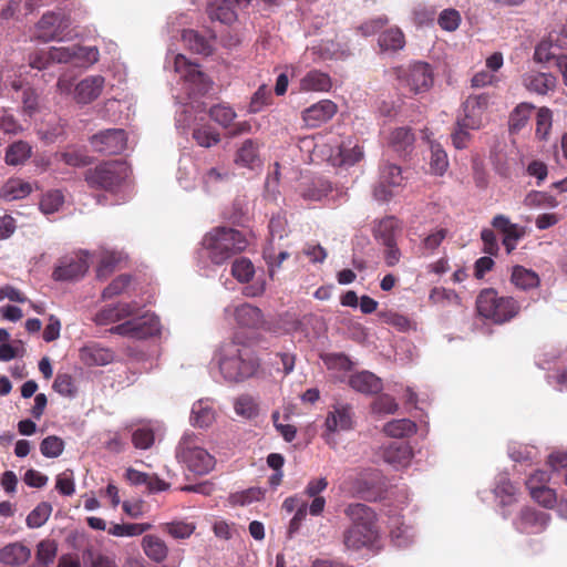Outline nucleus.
<instances>
[{"label": "nucleus", "instance_id": "1", "mask_svg": "<svg viewBox=\"0 0 567 567\" xmlns=\"http://www.w3.org/2000/svg\"><path fill=\"white\" fill-rule=\"evenodd\" d=\"M344 514L351 520L342 534L346 550L372 549L380 539L375 512L365 504L355 503L346 507Z\"/></svg>", "mask_w": 567, "mask_h": 567}, {"label": "nucleus", "instance_id": "2", "mask_svg": "<svg viewBox=\"0 0 567 567\" xmlns=\"http://www.w3.org/2000/svg\"><path fill=\"white\" fill-rule=\"evenodd\" d=\"M218 364L224 378L230 382L252 377L259 367L254 350L236 340L221 346Z\"/></svg>", "mask_w": 567, "mask_h": 567}, {"label": "nucleus", "instance_id": "3", "mask_svg": "<svg viewBox=\"0 0 567 567\" xmlns=\"http://www.w3.org/2000/svg\"><path fill=\"white\" fill-rule=\"evenodd\" d=\"M203 246L208 250L210 260L221 265L231 256L244 251L248 239L235 228L217 227L204 237Z\"/></svg>", "mask_w": 567, "mask_h": 567}, {"label": "nucleus", "instance_id": "4", "mask_svg": "<svg viewBox=\"0 0 567 567\" xmlns=\"http://www.w3.org/2000/svg\"><path fill=\"white\" fill-rule=\"evenodd\" d=\"M476 310L485 319L503 324L518 316L520 305L514 297L498 296L494 288H485L476 298Z\"/></svg>", "mask_w": 567, "mask_h": 567}, {"label": "nucleus", "instance_id": "5", "mask_svg": "<svg viewBox=\"0 0 567 567\" xmlns=\"http://www.w3.org/2000/svg\"><path fill=\"white\" fill-rule=\"evenodd\" d=\"M130 175V167L123 161H105L84 172L87 186L96 190L116 193Z\"/></svg>", "mask_w": 567, "mask_h": 567}, {"label": "nucleus", "instance_id": "6", "mask_svg": "<svg viewBox=\"0 0 567 567\" xmlns=\"http://www.w3.org/2000/svg\"><path fill=\"white\" fill-rule=\"evenodd\" d=\"M399 87L406 90L412 95L427 92L434 82L432 66L426 62H413L409 65L395 66L391 70Z\"/></svg>", "mask_w": 567, "mask_h": 567}, {"label": "nucleus", "instance_id": "7", "mask_svg": "<svg viewBox=\"0 0 567 567\" xmlns=\"http://www.w3.org/2000/svg\"><path fill=\"white\" fill-rule=\"evenodd\" d=\"M176 457L198 475L207 474L215 466V457L198 446L192 435L183 436L176 449Z\"/></svg>", "mask_w": 567, "mask_h": 567}, {"label": "nucleus", "instance_id": "8", "mask_svg": "<svg viewBox=\"0 0 567 567\" xmlns=\"http://www.w3.org/2000/svg\"><path fill=\"white\" fill-rule=\"evenodd\" d=\"M161 331L159 319L154 313L132 318L110 329L113 334L132 339L144 340L156 336Z\"/></svg>", "mask_w": 567, "mask_h": 567}, {"label": "nucleus", "instance_id": "9", "mask_svg": "<svg viewBox=\"0 0 567 567\" xmlns=\"http://www.w3.org/2000/svg\"><path fill=\"white\" fill-rule=\"evenodd\" d=\"M89 269L86 255H66L58 260L52 278L55 281H71L82 278Z\"/></svg>", "mask_w": 567, "mask_h": 567}, {"label": "nucleus", "instance_id": "10", "mask_svg": "<svg viewBox=\"0 0 567 567\" xmlns=\"http://www.w3.org/2000/svg\"><path fill=\"white\" fill-rule=\"evenodd\" d=\"M489 95L481 93L470 95L462 104L463 115L458 116L460 124L472 130H480L483 125V115L487 110Z\"/></svg>", "mask_w": 567, "mask_h": 567}, {"label": "nucleus", "instance_id": "11", "mask_svg": "<svg viewBox=\"0 0 567 567\" xmlns=\"http://www.w3.org/2000/svg\"><path fill=\"white\" fill-rule=\"evenodd\" d=\"M70 27V19L54 12H47L37 23V38L43 42L61 41L64 30Z\"/></svg>", "mask_w": 567, "mask_h": 567}, {"label": "nucleus", "instance_id": "12", "mask_svg": "<svg viewBox=\"0 0 567 567\" xmlns=\"http://www.w3.org/2000/svg\"><path fill=\"white\" fill-rule=\"evenodd\" d=\"M126 133L122 128H110L95 134L91 138L93 148L105 155H115L126 147Z\"/></svg>", "mask_w": 567, "mask_h": 567}, {"label": "nucleus", "instance_id": "13", "mask_svg": "<svg viewBox=\"0 0 567 567\" xmlns=\"http://www.w3.org/2000/svg\"><path fill=\"white\" fill-rule=\"evenodd\" d=\"M354 425L353 409L348 403H336L328 412L324 427L328 433L349 431Z\"/></svg>", "mask_w": 567, "mask_h": 567}, {"label": "nucleus", "instance_id": "14", "mask_svg": "<svg viewBox=\"0 0 567 567\" xmlns=\"http://www.w3.org/2000/svg\"><path fill=\"white\" fill-rule=\"evenodd\" d=\"M48 59L58 63H68L73 59L85 58L91 63L99 60V50L96 48H85L80 45L72 47H52L48 51Z\"/></svg>", "mask_w": 567, "mask_h": 567}, {"label": "nucleus", "instance_id": "15", "mask_svg": "<svg viewBox=\"0 0 567 567\" xmlns=\"http://www.w3.org/2000/svg\"><path fill=\"white\" fill-rule=\"evenodd\" d=\"M174 66L176 72L182 73L186 82L195 85L197 93L204 94L209 90L210 83L207 76L198 69V65L188 62L184 55H176Z\"/></svg>", "mask_w": 567, "mask_h": 567}, {"label": "nucleus", "instance_id": "16", "mask_svg": "<svg viewBox=\"0 0 567 567\" xmlns=\"http://www.w3.org/2000/svg\"><path fill=\"white\" fill-rule=\"evenodd\" d=\"M550 520L548 513L526 507L520 511L516 527L520 533L537 534L546 529Z\"/></svg>", "mask_w": 567, "mask_h": 567}, {"label": "nucleus", "instance_id": "17", "mask_svg": "<svg viewBox=\"0 0 567 567\" xmlns=\"http://www.w3.org/2000/svg\"><path fill=\"white\" fill-rule=\"evenodd\" d=\"M403 176L400 166L394 164H384L381 168L380 184L375 187L374 195L380 200H388L392 195L391 189L385 187H398L402 184Z\"/></svg>", "mask_w": 567, "mask_h": 567}, {"label": "nucleus", "instance_id": "18", "mask_svg": "<svg viewBox=\"0 0 567 567\" xmlns=\"http://www.w3.org/2000/svg\"><path fill=\"white\" fill-rule=\"evenodd\" d=\"M336 113L337 105L332 101L321 100L302 112V120L307 126L318 127L332 118Z\"/></svg>", "mask_w": 567, "mask_h": 567}, {"label": "nucleus", "instance_id": "19", "mask_svg": "<svg viewBox=\"0 0 567 567\" xmlns=\"http://www.w3.org/2000/svg\"><path fill=\"white\" fill-rule=\"evenodd\" d=\"M102 75H90L79 82L74 90V99L80 104H89L96 100L104 87Z\"/></svg>", "mask_w": 567, "mask_h": 567}, {"label": "nucleus", "instance_id": "20", "mask_svg": "<svg viewBox=\"0 0 567 567\" xmlns=\"http://www.w3.org/2000/svg\"><path fill=\"white\" fill-rule=\"evenodd\" d=\"M80 358L89 367L106 365L114 360V352L95 343L83 347Z\"/></svg>", "mask_w": 567, "mask_h": 567}, {"label": "nucleus", "instance_id": "21", "mask_svg": "<svg viewBox=\"0 0 567 567\" xmlns=\"http://www.w3.org/2000/svg\"><path fill=\"white\" fill-rule=\"evenodd\" d=\"M400 230L399 220L393 216H388L375 224L373 227V237L383 246L395 243Z\"/></svg>", "mask_w": 567, "mask_h": 567}, {"label": "nucleus", "instance_id": "22", "mask_svg": "<svg viewBox=\"0 0 567 567\" xmlns=\"http://www.w3.org/2000/svg\"><path fill=\"white\" fill-rule=\"evenodd\" d=\"M383 460L394 466H405L412 457V450L408 443L391 442L383 449Z\"/></svg>", "mask_w": 567, "mask_h": 567}, {"label": "nucleus", "instance_id": "23", "mask_svg": "<svg viewBox=\"0 0 567 567\" xmlns=\"http://www.w3.org/2000/svg\"><path fill=\"white\" fill-rule=\"evenodd\" d=\"M349 385L361 393L373 394L382 390V381L369 371H362L350 377Z\"/></svg>", "mask_w": 567, "mask_h": 567}, {"label": "nucleus", "instance_id": "24", "mask_svg": "<svg viewBox=\"0 0 567 567\" xmlns=\"http://www.w3.org/2000/svg\"><path fill=\"white\" fill-rule=\"evenodd\" d=\"M511 282L517 289L528 291L539 287L540 278L534 270L516 265L512 268Z\"/></svg>", "mask_w": 567, "mask_h": 567}, {"label": "nucleus", "instance_id": "25", "mask_svg": "<svg viewBox=\"0 0 567 567\" xmlns=\"http://www.w3.org/2000/svg\"><path fill=\"white\" fill-rule=\"evenodd\" d=\"M141 545L146 557L154 563H163L168 556V546L156 535H145Z\"/></svg>", "mask_w": 567, "mask_h": 567}, {"label": "nucleus", "instance_id": "26", "mask_svg": "<svg viewBox=\"0 0 567 567\" xmlns=\"http://www.w3.org/2000/svg\"><path fill=\"white\" fill-rule=\"evenodd\" d=\"M31 557V550L21 543H11L0 549V561L4 565L20 566Z\"/></svg>", "mask_w": 567, "mask_h": 567}, {"label": "nucleus", "instance_id": "27", "mask_svg": "<svg viewBox=\"0 0 567 567\" xmlns=\"http://www.w3.org/2000/svg\"><path fill=\"white\" fill-rule=\"evenodd\" d=\"M331 86L332 82L329 74L319 70L309 71L300 80V90L306 92H327Z\"/></svg>", "mask_w": 567, "mask_h": 567}, {"label": "nucleus", "instance_id": "28", "mask_svg": "<svg viewBox=\"0 0 567 567\" xmlns=\"http://www.w3.org/2000/svg\"><path fill=\"white\" fill-rule=\"evenodd\" d=\"M524 84L532 92L546 94L555 87L556 79L549 73H532L524 78Z\"/></svg>", "mask_w": 567, "mask_h": 567}, {"label": "nucleus", "instance_id": "29", "mask_svg": "<svg viewBox=\"0 0 567 567\" xmlns=\"http://www.w3.org/2000/svg\"><path fill=\"white\" fill-rule=\"evenodd\" d=\"M381 51L396 52L405 45V37L399 28H390L383 31L378 38Z\"/></svg>", "mask_w": 567, "mask_h": 567}, {"label": "nucleus", "instance_id": "30", "mask_svg": "<svg viewBox=\"0 0 567 567\" xmlns=\"http://www.w3.org/2000/svg\"><path fill=\"white\" fill-rule=\"evenodd\" d=\"M235 319L238 324L255 328L262 321L261 310L249 303H243L235 309Z\"/></svg>", "mask_w": 567, "mask_h": 567}, {"label": "nucleus", "instance_id": "31", "mask_svg": "<svg viewBox=\"0 0 567 567\" xmlns=\"http://www.w3.org/2000/svg\"><path fill=\"white\" fill-rule=\"evenodd\" d=\"M417 431V426L415 422L410 419H399L392 420L384 424L383 432L390 436L395 439L409 437L415 434Z\"/></svg>", "mask_w": 567, "mask_h": 567}, {"label": "nucleus", "instance_id": "32", "mask_svg": "<svg viewBox=\"0 0 567 567\" xmlns=\"http://www.w3.org/2000/svg\"><path fill=\"white\" fill-rule=\"evenodd\" d=\"M533 109L534 105L529 103H520L511 112L508 118L509 133L516 134L527 125Z\"/></svg>", "mask_w": 567, "mask_h": 567}, {"label": "nucleus", "instance_id": "33", "mask_svg": "<svg viewBox=\"0 0 567 567\" xmlns=\"http://www.w3.org/2000/svg\"><path fill=\"white\" fill-rule=\"evenodd\" d=\"M190 421L194 426L207 427L215 421V411L204 401H197L193 404Z\"/></svg>", "mask_w": 567, "mask_h": 567}, {"label": "nucleus", "instance_id": "34", "mask_svg": "<svg viewBox=\"0 0 567 567\" xmlns=\"http://www.w3.org/2000/svg\"><path fill=\"white\" fill-rule=\"evenodd\" d=\"M31 146L24 141H18L8 146L4 161L8 165L23 164L31 156Z\"/></svg>", "mask_w": 567, "mask_h": 567}, {"label": "nucleus", "instance_id": "35", "mask_svg": "<svg viewBox=\"0 0 567 567\" xmlns=\"http://www.w3.org/2000/svg\"><path fill=\"white\" fill-rule=\"evenodd\" d=\"M153 527L150 523H123L112 524L107 533L116 537H133L140 536Z\"/></svg>", "mask_w": 567, "mask_h": 567}, {"label": "nucleus", "instance_id": "36", "mask_svg": "<svg viewBox=\"0 0 567 567\" xmlns=\"http://www.w3.org/2000/svg\"><path fill=\"white\" fill-rule=\"evenodd\" d=\"M492 226L504 235L503 239H520L525 236L524 227L512 224L504 215H496L492 220Z\"/></svg>", "mask_w": 567, "mask_h": 567}, {"label": "nucleus", "instance_id": "37", "mask_svg": "<svg viewBox=\"0 0 567 567\" xmlns=\"http://www.w3.org/2000/svg\"><path fill=\"white\" fill-rule=\"evenodd\" d=\"M83 561L90 567H118L115 557L93 547L85 548L82 554Z\"/></svg>", "mask_w": 567, "mask_h": 567}, {"label": "nucleus", "instance_id": "38", "mask_svg": "<svg viewBox=\"0 0 567 567\" xmlns=\"http://www.w3.org/2000/svg\"><path fill=\"white\" fill-rule=\"evenodd\" d=\"M207 12L212 20H217L225 24L236 20V12L226 0H216L210 3Z\"/></svg>", "mask_w": 567, "mask_h": 567}, {"label": "nucleus", "instance_id": "39", "mask_svg": "<svg viewBox=\"0 0 567 567\" xmlns=\"http://www.w3.org/2000/svg\"><path fill=\"white\" fill-rule=\"evenodd\" d=\"M431 157L430 167L433 174L442 176L449 167L447 154L441 146V144L431 142L430 143Z\"/></svg>", "mask_w": 567, "mask_h": 567}, {"label": "nucleus", "instance_id": "40", "mask_svg": "<svg viewBox=\"0 0 567 567\" xmlns=\"http://www.w3.org/2000/svg\"><path fill=\"white\" fill-rule=\"evenodd\" d=\"M332 190L331 184L328 181L318 178L310 185L300 190V195L306 200L318 202L326 197Z\"/></svg>", "mask_w": 567, "mask_h": 567}, {"label": "nucleus", "instance_id": "41", "mask_svg": "<svg viewBox=\"0 0 567 567\" xmlns=\"http://www.w3.org/2000/svg\"><path fill=\"white\" fill-rule=\"evenodd\" d=\"M53 508L48 502L39 503L27 516L25 523L29 528L43 526L51 516Z\"/></svg>", "mask_w": 567, "mask_h": 567}, {"label": "nucleus", "instance_id": "42", "mask_svg": "<svg viewBox=\"0 0 567 567\" xmlns=\"http://www.w3.org/2000/svg\"><path fill=\"white\" fill-rule=\"evenodd\" d=\"M183 41L195 53L208 55L212 53L209 42L205 37L200 35L194 30H186L183 32Z\"/></svg>", "mask_w": 567, "mask_h": 567}, {"label": "nucleus", "instance_id": "43", "mask_svg": "<svg viewBox=\"0 0 567 567\" xmlns=\"http://www.w3.org/2000/svg\"><path fill=\"white\" fill-rule=\"evenodd\" d=\"M389 143L398 152L406 151L414 143V134L410 127H398L391 132Z\"/></svg>", "mask_w": 567, "mask_h": 567}, {"label": "nucleus", "instance_id": "44", "mask_svg": "<svg viewBox=\"0 0 567 567\" xmlns=\"http://www.w3.org/2000/svg\"><path fill=\"white\" fill-rule=\"evenodd\" d=\"M258 161V144L254 140H246L237 152L236 163L254 167Z\"/></svg>", "mask_w": 567, "mask_h": 567}, {"label": "nucleus", "instance_id": "45", "mask_svg": "<svg viewBox=\"0 0 567 567\" xmlns=\"http://www.w3.org/2000/svg\"><path fill=\"white\" fill-rule=\"evenodd\" d=\"M553 125V112L550 109L543 106L538 109L536 114L535 135L539 140H547Z\"/></svg>", "mask_w": 567, "mask_h": 567}, {"label": "nucleus", "instance_id": "46", "mask_svg": "<svg viewBox=\"0 0 567 567\" xmlns=\"http://www.w3.org/2000/svg\"><path fill=\"white\" fill-rule=\"evenodd\" d=\"M64 203L61 190L53 189L45 193L40 200V209L43 214L50 215L58 212Z\"/></svg>", "mask_w": 567, "mask_h": 567}, {"label": "nucleus", "instance_id": "47", "mask_svg": "<svg viewBox=\"0 0 567 567\" xmlns=\"http://www.w3.org/2000/svg\"><path fill=\"white\" fill-rule=\"evenodd\" d=\"M22 111L30 117L41 111L40 95L31 86H27L22 90Z\"/></svg>", "mask_w": 567, "mask_h": 567}, {"label": "nucleus", "instance_id": "48", "mask_svg": "<svg viewBox=\"0 0 567 567\" xmlns=\"http://www.w3.org/2000/svg\"><path fill=\"white\" fill-rule=\"evenodd\" d=\"M255 274V267L252 262L245 257H240L235 259V261L231 265V275L239 281V282H248L251 280Z\"/></svg>", "mask_w": 567, "mask_h": 567}, {"label": "nucleus", "instance_id": "49", "mask_svg": "<svg viewBox=\"0 0 567 567\" xmlns=\"http://www.w3.org/2000/svg\"><path fill=\"white\" fill-rule=\"evenodd\" d=\"M58 547L53 540H41L37 546L35 561L51 566L56 557Z\"/></svg>", "mask_w": 567, "mask_h": 567}, {"label": "nucleus", "instance_id": "50", "mask_svg": "<svg viewBox=\"0 0 567 567\" xmlns=\"http://www.w3.org/2000/svg\"><path fill=\"white\" fill-rule=\"evenodd\" d=\"M272 102V95L270 89L262 84L254 93L248 105L249 113H258L265 106L270 105Z\"/></svg>", "mask_w": 567, "mask_h": 567}, {"label": "nucleus", "instance_id": "51", "mask_svg": "<svg viewBox=\"0 0 567 567\" xmlns=\"http://www.w3.org/2000/svg\"><path fill=\"white\" fill-rule=\"evenodd\" d=\"M161 529L169 534L173 538H188L195 530V526L185 522H169L161 524Z\"/></svg>", "mask_w": 567, "mask_h": 567}, {"label": "nucleus", "instance_id": "52", "mask_svg": "<svg viewBox=\"0 0 567 567\" xmlns=\"http://www.w3.org/2000/svg\"><path fill=\"white\" fill-rule=\"evenodd\" d=\"M193 138L203 147H210L220 141V135L210 126H200L193 131Z\"/></svg>", "mask_w": 567, "mask_h": 567}, {"label": "nucleus", "instance_id": "53", "mask_svg": "<svg viewBox=\"0 0 567 567\" xmlns=\"http://www.w3.org/2000/svg\"><path fill=\"white\" fill-rule=\"evenodd\" d=\"M238 415L245 419H252L258 415V404L250 395H240L234 404Z\"/></svg>", "mask_w": 567, "mask_h": 567}, {"label": "nucleus", "instance_id": "54", "mask_svg": "<svg viewBox=\"0 0 567 567\" xmlns=\"http://www.w3.org/2000/svg\"><path fill=\"white\" fill-rule=\"evenodd\" d=\"M64 450V442L61 437L55 435L47 436L40 443V451L43 456L49 458L58 457Z\"/></svg>", "mask_w": 567, "mask_h": 567}, {"label": "nucleus", "instance_id": "55", "mask_svg": "<svg viewBox=\"0 0 567 567\" xmlns=\"http://www.w3.org/2000/svg\"><path fill=\"white\" fill-rule=\"evenodd\" d=\"M494 492L503 505H509L515 501L517 488L508 478L501 477Z\"/></svg>", "mask_w": 567, "mask_h": 567}, {"label": "nucleus", "instance_id": "56", "mask_svg": "<svg viewBox=\"0 0 567 567\" xmlns=\"http://www.w3.org/2000/svg\"><path fill=\"white\" fill-rule=\"evenodd\" d=\"M52 388L60 395L72 398L76 394V386L72 375L68 373H59L52 384Z\"/></svg>", "mask_w": 567, "mask_h": 567}, {"label": "nucleus", "instance_id": "57", "mask_svg": "<svg viewBox=\"0 0 567 567\" xmlns=\"http://www.w3.org/2000/svg\"><path fill=\"white\" fill-rule=\"evenodd\" d=\"M338 155L341 164L353 165L363 157V151L358 144L351 146V142L348 144L342 143L339 146Z\"/></svg>", "mask_w": 567, "mask_h": 567}, {"label": "nucleus", "instance_id": "58", "mask_svg": "<svg viewBox=\"0 0 567 567\" xmlns=\"http://www.w3.org/2000/svg\"><path fill=\"white\" fill-rule=\"evenodd\" d=\"M32 187L30 183L20 179L10 181L4 186V195L10 200L21 199L30 195Z\"/></svg>", "mask_w": 567, "mask_h": 567}, {"label": "nucleus", "instance_id": "59", "mask_svg": "<svg viewBox=\"0 0 567 567\" xmlns=\"http://www.w3.org/2000/svg\"><path fill=\"white\" fill-rule=\"evenodd\" d=\"M264 497V492L259 487H250L243 492L234 493L229 496V501L234 505L245 506L252 502H258Z\"/></svg>", "mask_w": 567, "mask_h": 567}, {"label": "nucleus", "instance_id": "60", "mask_svg": "<svg viewBox=\"0 0 567 567\" xmlns=\"http://www.w3.org/2000/svg\"><path fill=\"white\" fill-rule=\"evenodd\" d=\"M209 116L219 125L228 127L235 120L236 113L230 106L218 104L209 110Z\"/></svg>", "mask_w": 567, "mask_h": 567}, {"label": "nucleus", "instance_id": "61", "mask_svg": "<svg viewBox=\"0 0 567 567\" xmlns=\"http://www.w3.org/2000/svg\"><path fill=\"white\" fill-rule=\"evenodd\" d=\"M532 498L546 508H553L556 504V493L554 489L545 487L528 488Z\"/></svg>", "mask_w": 567, "mask_h": 567}, {"label": "nucleus", "instance_id": "62", "mask_svg": "<svg viewBox=\"0 0 567 567\" xmlns=\"http://www.w3.org/2000/svg\"><path fill=\"white\" fill-rule=\"evenodd\" d=\"M60 159L69 166L83 167L91 164V157L79 150H66L60 153Z\"/></svg>", "mask_w": 567, "mask_h": 567}, {"label": "nucleus", "instance_id": "63", "mask_svg": "<svg viewBox=\"0 0 567 567\" xmlns=\"http://www.w3.org/2000/svg\"><path fill=\"white\" fill-rule=\"evenodd\" d=\"M398 409L395 399L389 394L379 395L372 403V410L378 414H393Z\"/></svg>", "mask_w": 567, "mask_h": 567}, {"label": "nucleus", "instance_id": "64", "mask_svg": "<svg viewBox=\"0 0 567 567\" xmlns=\"http://www.w3.org/2000/svg\"><path fill=\"white\" fill-rule=\"evenodd\" d=\"M437 23L445 31H455L461 23L460 12L455 9H445L440 13Z\"/></svg>", "mask_w": 567, "mask_h": 567}]
</instances>
